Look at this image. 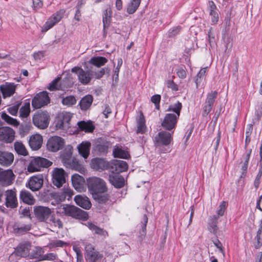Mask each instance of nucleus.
I'll return each instance as SVG.
<instances>
[{"label": "nucleus", "instance_id": "393cba45", "mask_svg": "<svg viewBox=\"0 0 262 262\" xmlns=\"http://www.w3.org/2000/svg\"><path fill=\"white\" fill-rule=\"evenodd\" d=\"M5 196L7 207L12 208L16 207L17 203L15 191L8 190L5 192Z\"/></svg>", "mask_w": 262, "mask_h": 262}, {"label": "nucleus", "instance_id": "20e7f679", "mask_svg": "<svg viewBox=\"0 0 262 262\" xmlns=\"http://www.w3.org/2000/svg\"><path fill=\"white\" fill-rule=\"evenodd\" d=\"M51 164L50 161L45 158L39 157L33 158L28 165L27 170L29 172L39 171L41 168L49 167Z\"/></svg>", "mask_w": 262, "mask_h": 262}, {"label": "nucleus", "instance_id": "473e14b6", "mask_svg": "<svg viewBox=\"0 0 262 262\" xmlns=\"http://www.w3.org/2000/svg\"><path fill=\"white\" fill-rule=\"evenodd\" d=\"M209 16L212 23L215 24L218 21L219 19V15L216 7L213 2H209Z\"/></svg>", "mask_w": 262, "mask_h": 262}, {"label": "nucleus", "instance_id": "6e6d98bb", "mask_svg": "<svg viewBox=\"0 0 262 262\" xmlns=\"http://www.w3.org/2000/svg\"><path fill=\"white\" fill-rule=\"evenodd\" d=\"M60 80V77H57L55 79H54L51 83H50L49 86L48 87V89L50 91H55L58 90L60 89V86L58 84L59 81Z\"/></svg>", "mask_w": 262, "mask_h": 262}, {"label": "nucleus", "instance_id": "79ce46f5", "mask_svg": "<svg viewBox=\"0 0 262 262\" xmlns=\"http://www.w3.org/2000/svg\"><path fill=\"white\" fill-rule=\"evenodd\" d=\"M107 62V59L103 57H93L90 60V63L98 67L103 66Z\"/></svg>", "mask_w": 262, "mask_h": 262}, {"label": "nucleus", "instance_id": "c9c22d12", "mask_svg": "<svg viewBox=\"0 0 262 262\" xmlns=\"http://www.w3.org/2000/svg\"><path fill=\"white\" fill-rule=\"evenodd\" d=\"M105 166L106 163L103 159L96 158L92 160L91 167L95 170H102L103 169Z\"/></svg>", "mask_w": 262, "mask_h": 262}, {"label": "nucleus", "instance_id": "9d476101", "mask_svg": "<svg viewBox=\"0 0 262 262\" xmlns=\"http://www.w3.org/2000/svg\"><path fill=\"white\" fill-rule=\"evenodd\" d=\"M72 72L75 73L79 81L83 84H87L91 81L93 74L91 71H84L82 69L75 67L72 69Z\"/></svg>", "mask_w": 262, "mask_h": 262}, {"label": "nucleus", "instance_id": "13d9d810", "mask_svg": "<svg viewBox=\"0 0 262 262\" xmlns=\"http://www.w3.org/2000/svg\"><path fill=\"white\" fill-rule=\"evenodd\" d=\"M42 251L41 248L37 247L32 252L31 257L33 258H37L40 261V258L42 256Z\"/></svg>", "mask_w": 262, "mask_h": 262}, {"label": "nucleus", "instance_id": "680f3d73", "mask_svg": "<svg viewBox=\"0 0 262 262\" xmlns=\"http://www.w3.org/2000/svg\"><path fill=\"white\" fill-rule=\"evenodd\" d=\"M56 255L53 253H48L45 255H42L40 258L41 260H53L55 259Z\"/></svg>", "mask_w": 262, "mask_h": 262}, {"label": "nucleus", "instance_id": "b1692460", "mask_svg": "<svg viewBox=\"0 0 262 262\" xmlns=\"http://www.w3.org/2000/svg\"><path fill=\"white\" fill-rule=\"evenodd\" d=\"M91 143L89 141H82L77 146L79 154L84 159H86L90 154Z\"/></svg>", "mask_w": 262, "mask_h": 262}, {"label": "nucleus", "instance_id": "5701e85b", "mask_svg": "<svg viewBox=\"0 0 262 262\" xmlns=\"http://www.w3.org/2000/svg\"><path fill=\"white\" fill-rule=\"evenodd\" d=\"M14 155L8 151L0 152V164L2 166L8 167L11 165L14 161Z\"/></svg>", "mask_w": 262, "mask_h": 262}, {"label": "nucleus", "instance_id": "2f4dec72", "mask_svg": "<svg viewBox=\"0 0 262 262\" xmlns=\"http://www.w3.org/2000/svg\"><path fill=\"white\" fill-rule=\"evenodd\" d=\"M31 228V225L30 224H23L16 223L13 226V231L16 234H21L29 231Z\"/></svg>", "mask_w": 262, "mask_h": 262}, {"label": "nucleus", "instance_id": "603ef678", "mask_svg": "<svg viewBox=\"0 0 262 262\" xmlns=\"http://www.w3.org/2000/svg\"><path fill=\"white\" fill-rule=\"evenodd\" d=\"M30 113V104L26 103L19 110V116L22 118H26Z\"/></svg>", "mask_w": 262, "mask_h": 262}, {"label": "nucleus", "instance_id": "423d86ee", "mask_svg": "<svg viewBox=\"0 0 262 262\" xmlns=\"http://www.w3.org/2000/svg\"><path fill=\"white\" fill-rule=\"evenodd\" d=\"M85 259L88 262H100L103 257L102 254L97 251L91 244H85Z\"/></svg>", "mask_w": 262, "mask_h": 262}, {"label": "nucleus", "instance_id": "a18cd8bd", "mask_svg": "<svg viewBox=\"0 0 262 262\" xmlns=\"http://www.w3.org/2000/svg\"><path fill=\"white\" fill-rule=\"evenodd\" d=\"M145 118L142 114L139 116V118L137 121V133H143L145 131Z\"/></svg>", "mask_w": 262, "mask_h": 262}, {"label": "nucleus", "instance_id": "f704fd0d", "mask_svg": "<svg viewBox=\"0 0 262 262\" xmlns=\"http://www.w3.org/2000/svg\"><path fill=\"white\" fill-rule=\"evenodd\" d=\"M93 98L92 95H88L80 100L79 105L82 110H88L92 105Z\"/></svg>", "mask_w": 262, "mask_h": 262}, {"label": "nucleus", "instance_id": "bf43d9fd", "mask_svg": "<svg viewBox=\"0 0 262 262\" xmlns=\"http://www.w3.org/2000/svg\"><path fill=\"white\" fill-rule=\"evenodd\" d=\"M55 126L58 129H66L68 128L64 122L63 120L59 118V114L56 119Z\"/></svg>", "mask_w": 262, "mask_h": 262}, {"label": "nucleus", "instance_id": "ea45409f", "mask_svg": "<svg viewBox=\"0 0 262 262\" xmlns=\"http://www.w3.org/2000/svg\"><path fill=\"white\" fill-rule=\"evenodd\" d=\"M251 153V149L248 151L246 154L243 157L244 162L242 165V170H243V172L241 176V178L244 177L246 176V171L247 169L248 162Z\"/></svg>", "mask_w": 262, "mask_h": 262}, {"label": "nucleus", "instance_id": "49530a36", "mask_svg": "<svg viewBox=\"0 0 262 262\" xmlns=\"http://www.w3.org/2000/svg\"><path fill=\"white\" fill-rule=\"evenodd\" d=\"M87 227L92 231H94L96 234H98L99 235H102L104 236L107 235V233L106 231L103 230L102 229L97 227L95 225L93 224L92 223H87L86 225Z\"/></svg>", "mask_w": 262, "mask_h": 262}, {"label": "nucleus", "instance_id": "c85d7f7f", "mask_svg": "<svg viewBox=\"0 0 262 262\" xmlns=\"http://www.w3.org/2000/svg\"><path fill=\"white\" fill-rule=\"evenodd\" d=\"M112 11L110 7L106 8L103 12L102 22L103 30L105 31L110 26L112 20Z\"/></svg>", "mask_w": 262, "mask_h": 262}, {"label": "nucleus", "instance_id": "6ab92c4d", "mask_svg": "<svg viewBox=\"0 0 262 262\" xmlns=\"http://www.w3.org/2000/svg\"><path fill=\"white\" fill-rule=\"evenodd\" d=\"M15 179V175L11 169L0 172V184L4 185L11 184Z\"/></svg>", "mask_w": 262, "mask_h": 262}, {"label": "nucleus", "instance_id": "4c0bfd02", "mask_svg": "<svg viewBox=\"0 0 262 262\" xmlns=\"http://www.w3.org/2000/svg\"><path fill=\"white\" fill-rule=\"evenodd\" d=\"M218 217L216 215L212 216L209 223L208 230L209 231L213 233H216L218 231V228L217 226Z\"/></svg>", "mask_w": 262, "mask_h": 262}, {"label": "nucleus", "instance_id": "412c9836", "mask_svg": "<svg viewBox=\"0 0 262 262\" xmlns=\"http://www.w3.org/2000/svg\"><path fill=\"white\" fill-rule=\"evenodd\" d=\"M128 165L125 161L122 160H114L112 163L111 170L112 173H119L127 170Z\"/></svg>", "mask_w": 262, "mask_h": 262}, {"label": "nucleus", "instance_id": "dca6fc26", "mask_svg": "<svg viewBox=\"0 0 262 262\" xmlns=\"http://www.w3.org/2000/svg\"><path fill=\"white\" fill-rule=\"evenodd\" d=\"M172 140V134L166 131H162L158 133L155 138V144L157 145H168Z\"/></svg>", "mask_w": 262, "mask_h": 262}, {"label": "nucleus", "instance_id": "cd10ccee", "mask_svg": "<svg viewBox=\"0 0 262 262\" xmlns=\"http://www.w3.org/2000/svg\"><path fill=\"white\" fill-rule=\"evenodd\" d=\"M74 201L77 205L85 209H89L92 206L89 199L85 195H77L74 198Z\"/></svg>", "mask_w": 262, "mask_h": 262}, {"label": "nucleus", "instance_id": "052dcab7", "mask_svg": "<svg viewBox=\"0 0 262 262\" xmlns=\"http://www.w3.org/2000/svg\"><path fill=\"white\" fill-rule=\"evenodd\" d=\"M73 249L76 254L77 262H83V256L80 248L76 246H74Z\"/></svg>", "mask_w": 262, "mask_h": 262}, {"label": "nucleus", "instance_id": "37998d69", "mask_svg": "<svg viewBox=\"0 0 262 262\" xmlns=\"http://www.w3.org/2000/svg\"><path fill=\"white\" fill-rule=\"evenodd\" d=\"M182 107V103L179 101H177L176 103L169 105L168 108L167 109V111L170 112H173L174 113H172L173 115H176L177 116L180 117Z\"/></svg>", "mask_w": 262, "mask_h": 262}, {"label": "nucleus", "instance_id": "4468645a", "mask_svg": "<svg viewBox=\"0 0 262 262\" xmlns=\"http://www.w3.org/2000/svg\"><path fill=\"white\" fill-rule=\"evenodd\" d=\"M179 117L172 113L166 114L161 123L162 126L168 130L175 128Z\"/></svg>", "mask_w": 262, "mask_h": 262}, {"label": "nucleus", "instance_id": "3c124183", "mask_svg": "<svg viewBox=\"0 0 262 262\" xmlns=\"http://www.w3.org/2000/svg\"><path fill=\"white\" fill-rule=\"evenodd\" d=\"M1 117L3 120H4L7 123L9 124L15 126H17L19 124V122L17 121L16 119L12 118L5 113H3L2 114Z\"/></svg>", "mask_w": 262, "mask_h": 262}, {"label": "nucleus", "instance_id": "de8ad7c7", "mask_svg": "<svg viewBox=\"0 0 262 262\" xmlns=\"http://www.w3.org/2000/svg\"><path fill=\"white\" fill-rule=\"evenodd\" d=\"M77 100L74 96H69L63 97L62 99V103L63 105L70 107L75 104Z\"/></svg>", "mask_w": 262, "mask_h": 262}, {"label": "nucleus", "instance_id": "e433bc0d", "mask_svg": "<svg viewBox=\"0 0 262 262\" xmlns=\"http://www.w3.org/2000/svg\"><path fill=\"white\" fill-rule=\"evenodd\" d=\"M14 148L16 153L24 156L28 155L27 150L24 144L21 141H16L14 143Z\"/></svg>", "mask_w": 262, "mask_h": 262}, {"label": "nucleus", "instance_id": "7ed1b4c3", "mask_svg": "<svg viewBox=\"0 0 262 262\" xmlns=\"http://www.w3.org/2000/svg\"><path fill=\"white\" fill-rule=\"evenodd\" d=\"M50 120V116L47 111H39L33 117V122L34 125L40 129L48 127Z\"/></svg>", "mask_w": 262, "mask_h": 262}, {"label": "nucleus", "instance_id": "2eb2a0df", "mask_svg": "<svg viewBox=\"0 0 262 262\" xmlns=\"http://www.w3.org/2000/svg\"><path fill=\"white\" fill-rule=\"evenodd\" d=\"M217 95L216 91H212L207 95L203 110V115L206 116L211 112L213 104Z\"/></svg>", "mask_w": 262, "mask_h": 262}, {"label": "nucleus", "instance_id": "0eeeda50", "mask_svg": "<svg viewBox=\"0 0 262 262\" xmlns=\"http://www.w3.org/2000/svg\"><path fill=\"white\" fill-rule=\"evenodd\" d=\"M67 173L61 168H55L52 171V182L54 186L61 187L66 183Z\"/></svg>", "mask_w": 262, "mask_h": 262}, {"label": "nucleus", "instance_id": "8fccbe9b", "mask_svg": "<svg viewBox=\"0 0 262 262\" xmlns=\"http://www.w3.org/2000/svg\"><path fill=\"white\" fill-rule=\"evenodd\" d=\"M215 33L212 28H210L208 32V41L211 48L214 47L216 44Z\"/></svg>", "mask_w": 262, "mask_h": 262}, {"label": "nucleus", "instance_id": "58836bf2", "mask_svg": "<svg viewBox=\"0 0 262 262\" xmlns=\"http://www.w3.org/2000/svg\"><path fill=\"white\" fill-rule=\"evenodd\" d=\"M141 3V0H131L127 7V12L129 14L134 13Z\"/></svg>", "mask_w": 262, "mask_h": 262}, {"label": "nucleus", "instance_id": "774afa93", "mask_svg": "<svg viewBox=\"0 0 262 262\" xmlns=\"http://www.w3.org/2000/svg\"><path fill=\"white\" fill-rule=\"evenodd\" d=\"M177 73L178 76L180 78L183 79L186 77V72L185 70L182 68H180L179 69H178Z\"/></svg>", "mask_w": 262, "mask_h": 262}, {"label": "nucleus", "instance_id": "338daca9", "mask_svg": "<svg viewBox=\"0 0 262 262\" xmlns=\"http://www.w3.org/2000/svg\"><path fill=\"white\" fill-rule=\"evenodd\" d=\"M42 2L41 0H33V7L34 9L37 10L42 6Z\"/></svg>", "mask_w": 262, "mask_h": 262}, {"label": "nucleus", "instance_id": "a211bd4d", "mask_svg": "<svg viewBox=\"0 0 262 262\" xmlns=\"http://www.w3.org/2000/svg\"><path fill=\"white\" fill-rule=\"evenodd\" d=\"M17 84L12 82H5L0 85V91L2 93L3 97L6 98L13 96L15 93Z\"/></svg>", "mask_w": 262, "mask_h": 262}, {"label": "nucleus", "instance_id": "4d7b16f0", "mask_svg": "<svg viewBox=\"0 0 262 262\" xmlns=\"http://www.w3.org/2000/svg\"><path fill=\"white\" fill-rule=\"evenodd\" d=\"M227 207V203L225 201L222 202V203L219 205L218 210H217V215H216V216L218 218L220 216H222L224 215Z\"/></svg>", "mask_w": 262, "mask_h": 262}, {"label": "nucleus", "instance_id": "f03ea898", "mask_svg": "<svg viewBox=\"0 0 262 262\" xmlns=\"http://www.w3.org/2000/svg\"><path fill=\"white\" fill-rule=\"evenodd\" d=\"M60 209L61 210V213L64 215L77 219L86 220L88 218V214L85 211L74 206L63 205L61 206Z\"/></svg>", "mask_w": 262, "mask_h": 262}, {"label": "nucleus", "instance_id": "0e129e2a", "mask_svg": "<svg viewBox=\"0 0 262 262\" xmlns=\"http://www.w3.org/2000/svg\"><path fill=\"white\" fill-rule=\"evenodd\" d=\"M82 5L81 2H79L78 3L77 6L76 7L77 10L76 11V13L74 16V18L77 21H79L80 17L81 16V13H80V7Z\"/></svg>", "mask_w": 262, "mask_h": 262}, {"label": "nucleus", "instance_id": "a878e982", "mask_svg": "<svg viewBox=\"0 0 262 262\" xmlns=\"http://www.w3.org/2000/svg\"><path fill=\"white\" fill-rule=\"evenodd\" d=\"M74 194L73 190L69 186H64L61 191L56 193L55 196L60 202L64 201L66 199L70 200Z\"/></svg>", "mask_w": 262, "mask_h": 262}, {"label": "nucleus", "instance_id": "7c9ffc66", "mask_svg": "<svg viewBox=\"0 0 262 262\" xmlns=\"http://www.w3.org/2000/svg\"><path fill=\"white\" fill-rule=\"evenodd\" d=\"M30 244H21L16 249V254L22 257H26L29 255L30 250Z\"/></svg>", "mask_w": 262, "mask_h": 262}, {"label": "nucleus", "instance_id": "6e6552de", "mask_svg": "<svg viewBox=\"0 0 262 262\" xmlns=\"http://www.w3.org/2000/svg\"><path fill=\"white\" fill-rule=\"evenodd\" d=\"M33 211L36 219L39 222L45 223L52 213V211L49 207L42 206H35Z\"/></svg>", "mask_w": 262, "mask_h": 262}, {"label": "nucleus", "instance_id": "f3484780", "mask_svg": "<svg viewBox=\"0 0 262 262\" xmlns=\"http://www.w3.org/2000/svg\"><path fill=\"white\" fill-rule=\"evenodd\" d=\"M15 137V132L9 127L0 128V141L6 142H12Z\"/></svg>", "mask_w": 262, "mask_h": 262}, {"label": "nucleus", "instance_id": "a19ab883", "mask_svg": "<svg viewBox=\"0 0 262 262\" xmlns=\"http://www.w3.org/2000/svg\"><path fill=\"white\" fill-rule=\"evenodd\" d=\"M79 128L85 132H92L94 127L90 122L80 121L77 123Z\"/></svg>", "mask_w": 262, "mask_h": 262}, {"label": "nucleus", "instance_id": "5fc2aeb1", "mask_svg": "<svg viewBox=\"0 0 262 262\" xmlns=\"http://www.w3.org/2000/svg\"><path fill=\"white\" fill-rule=\"evenodd\" d=\"M207 69L203 68L202 69L199 73L197 74L196 78L195 80V82L196 84V86L198 88L200 83L201 82L202 79L205 77V74L206 73Z\"/></svg>", "mask_w": 262, "mask_h": 262}, {"label": "nucleus", "instance_id": "bb28decb", "mask_svg": "<svg viewBox=\"0 0 262 262\" xmlns=\"http://www.w3.org/2000/svg\"><path fill=\"white\" fill-rule=\"evenodd\" d=\"M42 141V137L40 134H36L30 137L29 143L32 149L37 150L41 147Z\"/></svg>", "mask_w": 262, "mask_h": 262}, {"label": "nucleus", "instance_id": "72a5a7b5", "mask_svg": "<svg viewBox=\"0 0 262 262\" xmlns=\"http://www.w3.org/2000/svg\"><path fill=\"white\" fill-rule=\"evenodd\" d=\"M21 200L26 204L32 205L35 203V199L30 192L28 191H22L20 194Z\"/></svg>", "mask_w": 262, "mask_h": 262}, {"label": "nucleus", "instance_id": "864d4df0", "mask_svg": "<svg viewBox=\"0 0 262 262\" xmlns=\"http://www.w3.org/2000/svg\"><path fill=\"white\" fill-rule=\"evenodd\" d=\"M72 117L71 114L69 112H62L59 114V118L63 120L68 128L70 127V122Z\"/></svg>", "mask_w": 262, "mask_h": 262}, {"label": "nucleus", "instance_id": "39448f33", "mask_svg": "<svg viewBox=\"0 0 262 262\" xmlns=\"http://www.w3.org/2000/svg\"><path fill=\"white\" fill-rule=\"evenodd\" d=\"M62 161L64 166L74 169L81 173H85L86 170L81 163L75 158L72 157L71 154L62 157Z\"/></svg>", "mask_w": 262, "mask_h": 262}, {"label": "nucleus", "instance_id": "e2e57ef3", "mask_svg": "<svg viewBox=\"0 0 262 262\" xmlns=\"http://www.w3.org/2000/svg\"><path fill=\"white\" fill-rule=\"evenodd\" d=\"M166 83L167 87L171 89L172 91H176L178 90V85L173 82V80H168Z\"/></svg>", "mask_w": 262, "mask_h": 262}, {"label": "nucleus", "instance_id": "aec40b11", "mask_svg": "<svg viewBox=\"0 0 262 262\" xmlns=\"http://www.w3.org/2000/svg\"><path fill=\"white\" fill-rule=\"evenodd\" d=\"M72 185L78 191L82 192L85 189V180L78 174H74L71 178Z\"/></svg>", "mask_w": 262, "mask_h": 262}, {"label": "nucleus", "instance_id": "c756f323", "mask_svg": "<svg viewBox=\"0 0 262 262\" xmlns=\"http://www.w3.org/2000/svg\"><path fill=\"white\" fill-rule=\"evenodd\" d=\"M48 226L56 229H61L63 227V224L60 219L56 217L54 215H51L46 222Z\"/></svg>", "mask_w": 262, "mask_h": 262}, {"label": "nucleus", "instance_id": "f257e3e1", "mask_svg": "<svg viewBox=\"0 0 262 262\" xmlns=\"http://www.w3.org/2000/svg\"><path fill=\"white\" fill-rule=\"evenodd\" d=\"M87 181L88 189L93 198L100 204L107 203L110 199V195L106 193L107 188L106 182L96 177L90 178Z\"/></svg>", "mask_w": 262, "mask_h": 262}, {"label": "nucleus", "instance_id": "1a4fd4ad", "mask_svg": "<svg viewBox=\"0 0 262 262\" xmlns=\"http://www.w3.org/2000/svg\"><path fill=\"white\" fill-rule=\"evenodd\" d=\"M50 102L48 93L43 91L37 94L32 101V106L36 109L40 108L47 105Z\"/></svg>", "mask_w": 262, "mask_h": 262}, {"label": "nucleus", "instance_id": "69168bd1", "mask_svg": "<svg viewBox=\"0 0 262 262\" xmlns=\"http://www.w3.org/2000/svg\"><path fill=\"white\" fill-rule=\"evenodd\" d=\"M67 244L61 240H57L51 244V246L52 247H62L64 246L67 245Z\"/></svg>", "mask_w": 262, "mask_h": 262}, {"label": "nucleus", "instance_id": "ddd939ff", "mask_svg": "<svg viewBox=\"0 0 262 262\" xmlns=\"http://www.w3.org/2000/svg\"><path fill=\"white\" fill-rule=\"evenodd\" d=\"M64 144V141L62 138L54 136L48 140L47 146L49 150L55 152L62 148Z\"/></svg>", "mask_w": 262, "mask_h": 262}, {"label": "nucleus", "instance_id": "09e8293b", "mask_svg": "<svg viewBox=\"0 0 262 262\" xmlns=\"http://www.w3.org/2000/svg\"><path fill=\"white\" fill-rule=\"evenodd\" d=\"M256 239V243L255 244V247L258 249L262 245V219L260 222L259 228L257 232Z\"/></svg>", "mask_w": 262, "mask_h": 262}, {"label": "nucleus", "instance_id": "9b49d317", "mask_svg": "<svg viewBox=\"0 0 262 262\" xmlns=\"http://www.w3.org/2000/svg\"><path fill=\"white\" fill-rule=\"evenodd\" d=\"M43 177L41 174H38L31 177L26 184V187L33 191L39 190L42 186Z\"/></svg>", "mask_w": 262, "mask_h": 262}, {"label": "nucleus", "instance_id": "f8f14e48", "mask_svg": "<svg viewBox=\"0 0 262 262\" xmlns=\"http://www.w3.org/2000/svg\"><path fill=\"white\" fill-rule=\"evenodd\" d=\"M64 13L65 11L63 9H61L53 14L49 18L45 24L43 25L42 31L46 32L52 28L63 17Z\"/></svg>", "mask_w": 262, "mask_h": 262}, {"label": "nucleus", "instance_id": "4be33fe9", "mask_svg": "<svg viewBox=\"0 0 262 262\" xmlns=\"http://www.w3.org/2000/svg\"><path fill=\"white\" fill-rule=\"evenodd\" d=\"M108 180L115 187L120 188L125 185V180L124 178L118 173H112L109 175Z\"/></svg>", "mask_w": 262, "mask_h": 262}, {"label": "nucleus", "instance_id": "c03bdc74", "mask_svg": "<svg viewBox=\"0 0 262 262\" xmlns=\"http://www.w3.org/2000/svg\"><path fill=\"white\" fill-rule=\"evenodd\" d=\"M113 154L115 157L119 158L127 159L129 157L127 151L119 147H117L114 149Z\"/></svg>", "mask_w": 262, "mask_h": 262}]
</instances>
